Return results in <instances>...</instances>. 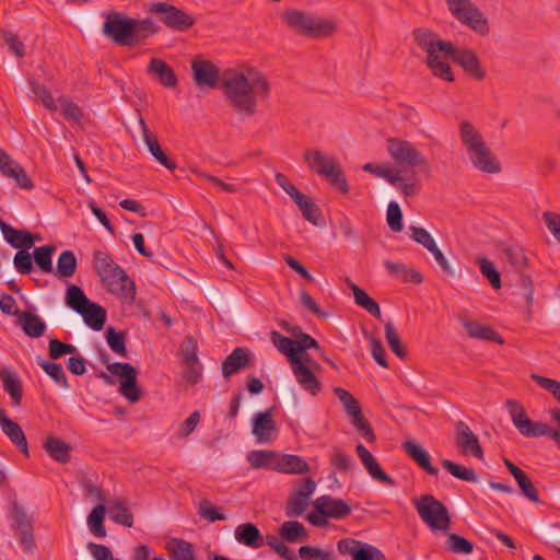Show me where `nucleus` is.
I'll return each instance as SVG.
<instances>
[{
  "mask_svg": "<svg viewBox=\"0 0 560 560\" xmlns=\"http://www.w3.org/2000/svg\"><path fill=\"white\" fill-rule=\"evenodd\" d=\"M192 78L197 85L213 89L220 85L229 105L243 116L257 113L258 102H266L271 95L268 75L256 66L238 63L221 74L215 65L208 60H195Z\"/></svg>",
  "mask_w": 560,
  "mask_h": 560,
  "instance_id": "obj_1",
  "label": "nucleus"
},
{
  "mask_svg": "<svg viewBox=\"0 0 560 560\" xmlns=\"http://www.w3.org/2000/svg\"><path fill=\"white\" fill-rule=\"evenodd\" d=\"M159 31L152 18L138 20L116 11L107 12L103 24L104 35L120 46L137 45Z\"/></svg>",
  "mask_w": 560,
  "mask_h": 560,
  "instance_id": "obj_2",
  "label": "nucleus"
},
{
  "mask_svg": "<svg viewBox=\"0 0 560 560\" xmlns=\"http://www.w3.org/2000/svg\"><path fill=\"white\" fill-rule=\"evenodd\" d=\"M412 36L418 47L427 52V63L432 73L447 82L454 81V74L446 62L447 58H452L454 45L440 39L436 33L424 27L416 28Z\"/></svg>",
  "mask_w": 560,
  "mask_h": 560,
  "instance_id": "obj_3",
  "label": "nucleus"
},
{
  "mask_svg": "<svg viewBox=\"0 0 560 560\" xmlns=\"http://www.w3.org/2000/svg\"><path fill=\"white\" fill-rule=\"evenodd\" d=\"M282 21L296 34L311 38H325L337 31V22L316 13L288 9L281 14Z\"/></svg>",
  "mask_w": 560,
  "mask_h": 560,
  "instance_id": "obj_4",
  "label": "nucleus"
},
{
  "mask_svg": "<svg viewBox=\"0 0 560 560\" xmlns=\"http://www.w3.org/2000/svg\"><path fill=\"white\" fill-rule=\"evenodd\" d=\"M388 156L400 166L402 175L419 168L422 173H430L428 159L416 144L398 137H389L385 141Z\"/></svg>",
  "mask_w": 560,
  "mask_h": 560,
  "instance_id": "obj_5",
  "label": "nucleus"
},
{
  "mask_svg": "<svg viewBox=\"0 0 560 560\" xmlns=\"http://www.w3.org/2000/svg\"><path fill=\"white\" fill-rule=\"evenodd\" d=\"M304 160L313 172L325 177L340 192H349L350 186L335 155L320 150H307Z\"/></svg>",
  "mask_w": 560,
  "mask_h": 560,
  "instance_id": "obj_6",
  "label": "nucleus"
},
{
  "mask_svg": "<svg viewBox=\"0 0 560 560\" xmlns=\"http://www.w3.org/2000/svg\"><path fill=\"white\" fill-rule=\"evenodd\" d=\"M66 304L80 314L90 328L96 331L103 329L106 322L105 308L90 301L80 287L75 284L68 285L66 291Z\"/></svg>",
  "mask_w": 560,
  "mask_h": 560,
  "instance_id": "obj_7",
  "label": "nucleus"
},
{
  "mask_svg": "<svg viewBox=\"0 0 560 560\" xmlns=\"http://www.w3.org/2000/svg\"><path fill=\"white\" fill-rule=\"evenodd\" d=\"M412 503L422 522L433 532L447 533L451 516L447 508L431 494L413 498Z\"/></svg>",
  "mask_w": 560,
  "mask_h": 560,
  "instance_id": "obj_8",
  "label": "nucleus"
},
{
  "mask_svg": "<svg viewBox=\"0 0 560 560\" xmlns=\"http://www.w3.org/2000/svg\"><path fill=\"white\" fill-rule=\"evenodd\" d=\"M270 339L278 351L287 357L290 365L293 355L308 370H311V365L315 360L306 351L308 349L320 350L318 342L310 335H302L300 340H292V338L284 337L279 331L272 330Z\"/></svg>",
  "mask_w": 560,
  "mask_h": 560,
  "instance_id": "obj_9",
  "label": "nucleus"
},
{
  "mask_svg": "<svg viewBox=\"0 0 560 560\" xmlns=\"http://www.w3.org/2000/svg\"><path fill=\"white\" fill-rule=\"evenodd\" d=\"M362 168L368 173L384 178L390 185L399 189L400 192L406 197L417 195L420 189V179L417 173L413 171L407 173L406 175H402L401 170H393L385 163H366L363 165Z\"/></svg>",
  "mask_w": 560,
  "mask_h": 560,
  "instance_id": "obj_10",
  "label": "nucleus"
},
{
  "mask_svg": "<svg viewBox=\"0 0 560 560\" xmlns=\"http://www.w3.org/2000/svg\"><path fill=\"white\" fill-rule=\"evenodd\" d=\"M314 511L307 514V521L317 527L328 524V518H345L351 513V506L342 499L322 495L313 502Z\"/></svg>",
  "mask_w": 560,
  "mask_h": 560,
  "instance_id": "obj_11",
  "label": "nucleus"
},
{
  "mask_svg": "<svg viewBox=\"0 0 560 560\" xmlns=\"http://www.w3.org/2000/svg\"><path fill=\"white\" fill-rule=\"evenodd\" d=\"M452 15L474 32L485 35L489 32L488 20L471 0H445Z\"/></svg>",
  "mask_w": 560,
  "mask_h": 560,
  "instance_id": "obj_12",
  "label": "nucleus"
},
{
  "mask_svg": "<svg viewBox=\"0 0 560 560\" xmlns=\"http://www.w3.org/2000/svg\"><path fill=\"white\" fill-rule=\"evenodd\" d=\"M108 372L119 378V394L135 404L140 400L142 393L137 382V370L130 363L115 362L107 364Z\"/></svg>",
  "mask_w": 560,
  "mask_h": 560,
  "instance_id": "obj_13",
  "label": "nucleus"
},
{
  "mask_svg": "<svg viewBox=\"0 0 560 560\" xmlns=\"http://www.w3.org/2000/svg\"><path fill=\"white\" fill-rule=\"evenodd\" d=\"M147 11L161 15L164 24L172 30L185 31L195 23L191 15L166 2L151 3L148 5Z\"/></svg>",
  "mask_w": 560,
  "mask_h": 560,
  "instance_id": "obj_14",
  "label": "nucleus"
},
{
  "mask_svg": "<svg viewBox=\"0 0 560 560\" xmlns=\"http://www.w3.org/2000/svg\"><path fill=\"white\" fill-rule=\"evenodd\" d=\"M100 278L112 293L125 300L132 301L135 299V284L118 265Z\"/></svg>",
  "mask_w": 560,
  "mask_h": 560,
  "instance_id": "obj_15",
  "label": "nucleus"
},
{
  "mask_svg": "<svg viewBox=\"0 0 560 560\" xmlns=\"http://www.w3.org/2000/svg\"><path fill=\"white\" fill-rule=\"evenodd\" d=\"M455 427V444L458 451L463 455H471L478 459H482L483 450L472 430L464 421H458Z\"/></svg>",
  "mask_w": 560,
  "mask_h": 560,
  "instance_id": "obj_16",
  "label": "nucleus"
},
{
  "mask_svg": "<svg viewBox=\"0 0 560 560\" xmlns=\"http://www.w3.org/2000/svg\"><path fill=\"white\" fill-rule=\"evenodd\" d=\"M252 433L260 444L270 443L277 435V425L272 408L254 415Z\"/></svg>",
  "mask_w": 560,
  "mask_h": 560,
  "instance_id": "obj_17",
  "label": "nucleus"
},
{
  "mask_svg": "<svg viewBox=\"0 0 560 560\" xmlns=\"http://www.w3.org/2000/svg\"><path fill=\"white\" fill-rule=\"evenodd\" d=\"M471 165L480 172L498 174L501 165L487 142L467 154Z\"/></svg>",
  "mask_w": 560,
  "mask_h": 560,
  "instance_id": "obj_18",
  "label": "nucleus"
},
{
  "mask_svg": "<svg viewBox=\"0 0 560 560\" xmlns=\"http://www.w3.org/2000/svg\"><path fill=\"white\" fill-rule=\"evenodd\" d=\"M451 55L452 59L472 78L482 80L486 77V72L482 69L477 55L472 50L454 46V51Z\"/></svg>",
  "mask_w": 560,
  "mask_h": 560,
  "instance_id": "obj_19",
  "label": "nucleus"
},
{
  "mask_svg": "<svg viewBox=\"0 0 560 560\" xmlns=\"http://www.w3.org/2000/svg\"><path fill=\"white\" fill-rule=\"evenodd\" d=\"M139 125L142 131V139L152 156L167 170H175L176 163L170 160L167 155L164 153L161 145L159 144L156 136L150 131L148 125L145 124L142 117H139Z\"/></svg>",
  "mask_w": 560,
  "mask_h": 560,
  "instance_id": "obj_20",
  "label": "nucleus"
},
{
  "mask_svg": "<svg viewBox=\"0 0 560 560\" xmlns=\"http://www.w3.org/2000/svg\"><path fill=\"white\" fill-rule=\"evenodd\" d=\"M355 451L362 465L373 479L388 486H394V480L383 471L375 457L365 446L359 443L355 447Z\"/></svg>",
  "mask_w": 560,
  "mask_h": 560,
  "instance_id": "obj_21",
  "label": "nucleus"
},
{
  "mask_svg": "<svg viewBox=\"0 0 560 560\" xmlns=\"http://www.w3.org/2000/svg\"><path fill=\"white\" fill-rule=\"evenodd\" d=\"M0 427L10 441L25 455H28L26 436L16 422L11 420L5 411L0 408Z\"/></svg>",
  "mask_w": 560,
  "mask_h": 560,
  "instance_id": "obj_22",
  "label": "nucleus"
},
{
  "mask_svg": "<svg viewBox=\"0 0 560 560\" xmlns=\"http://www.w3.org/2000/svg\"><path fill=\"white\" fill-rule=\"evenodd\" d=\"M291 369L296 382L304 390L308 392L311 395H316L320 392L322 385L316 375L293 355L291 359Z\"/></svg>",
  "mask_w": 560,
  "mask_h": 560,
  "instance_id": "obj_23",
  "label": "nucleus"
},
{
  "mask_svg": "<svg viewBox=\"0 0 560 560\" xmlns=\"http://www.w3.org/2000/svg\"><path fill=\"white\" fill-rule=\"evenodd\" d=\"M0 171L4 176L12 178L21 188H33V183L25 173L24 168L9 155L2 158L0 163Z\"/></svg>",
  "mask_w": 560,
  "mask_h": 560,
  "instance_id": "obj_24",
  "label": "nucleus"
},
{
  "mask_svg": "<svg viewBox=\"0 0 560 560\" xmlns=\"http://www.w3.org/2000/svg\"><path fill=\"white\" fill-rule=\"evenodd\" d=\"M462 325L470 338L493 341L499 345L503 343L502 337L490 326L466 317L462 319Z\"/></svg>",
  "mask_w": 560,
  "mask_h": 560,
  "instance_id": "obj_25",
  "label": "nucleus"
},
{
  "mask_svg": "<svg viewBox=\"0 0 560 560\" xmlns=\"http://www.w3.org/2000/svg\"><path fill=\"white\" fill-rule=\"evenodd\" d=\"M273 469L283 474L302 475L310 471L308 464L298 455H277Z\"/></svg>",
  "mask_w": 560,
  "mask_h": 560,
  "instance_id": "obj_26",
  "label": "nucleus"
},
{
  "mask_svg": "<svg viewBox=\"0 0 560 560\" xmlns=\"http://www.w3.org/2000/svg\"><path fill=\"white\" fill-rule=\"evenodd\" d=\"M458 135L467 154L486 143L481 132L468 120L459 122Z\"/></svg>",
  "mask_w": 560,
  "mask_h": 560,
  "instance_id": "obj_27",
  "label": "nucleus"
},
{
  "mask_svg": "<svg viewBox=\"0 0 560 560\" xmlns=\"http://www.w3.org/2000/svg\"><path fill=\"white\" fill-rule=\"evenodd\" d=\"M235 539L249 548H260L264 546V537L256 525L244 523L238 525L234 532Z\"/></svg>",
  "mask_w": 560,
  "mask_h": 560,
  "instance_id": "obj_28",
  "label": "nucleus"
},
{
  "mask_svg": "<svg viewBox=\"0 0 560 560\" xmlns=\"http://www.w3.org/2000/svg\"><path fill=\"white\" fill-rule=\"evenodd\" d=\"M148 73L154 75L165 88H174L177 84L175 72L162 59L152 58L148 65Z\"/></svg>",
  "mask_w": 560,
  "mask_h": 560,
  "instance_id": "obj_29",
  "label": "nucleus"
},
{
  "mask_svg": "<svg viewBox=\"0 0 560 560\" xmlns=\"http://www.w3.org/2000/svg\"><path fill=\"white\" fill-rule=\"evenodd\" d=\"M0 230L5 241L14 248L30 249L34 245L33 236L26 231H20L0 220Z\"/></svg>",
  "mask_w": 560,
  "mask_h": 560,
  "instance_id": "obj_30",
  "label": "nucleus"
},
{
  "mask_svg": "<svg viewBox=\"0 0 560 560\" xmlns=\"http://www.w3.org/2000/svg\"><path fill=\"white\" fill-rule=\"evenodd\" d=\"M404 451L429 475L436 476L438 468L432 466L428 452L415 441H406L402 444Z\"/></svg>",
  "mask_w": 560,
  "mask_h": 560,
  "instance_id": "obj_31",
  "label": "nucleus"
},
{
  "mask_svg": "<svg viewBox=\"0 0 560 560\" xmlns=\"http://www.w3.org/2000/svg\"><path fill=\"white\" fill-rule=\"evenodd\" d=\"M110 520L126 527L133 526V516L127 508V501L124 498H115L107 508Z\"/></svg>",
  "mask_w": 560,
  "mask_h": 560,
  "instance_id": "obj_32",
  "label": "nucleus"
},
{
  "mask_svg": "<svg viewBox=\"0 0 560 560\" xmlns=\"http://www.w3.org/2000/svg\"><path fill=\"white\" fill-rule=\"evenodd\" d=\"M23 331L31 338H38L44 335L46 324L38 315L30 312H22L18 318Z\"/></svg>",
  "mask_w": 560,
  "mask_h": 560,
  "instance_id": "obj_33",
  "label": "nucleus"
},
{
  "mask_svg": "<svg viewBox=\"0 0 560 560\" xmlns=\"http://www.w3.org/2000/svg\"><path fill=\"white\" fill-rule=\"evenodd\" d=\"M44 448L55 460L61 464L70 460L72 447L59 438L48 436L44 443Z\"/></svg>",
  "mask_w": 560,
  "mask_h": 560,
  "instance_id": "obj_34",
  "label": "nucleus"
},
{
  "mask_svg": "<svg viewBox=\"0 0 560 560\" xmlns=\"http://www.w3.org/2000/svg\"><path fill=\"white\" fill-rule=\"evenodd\" d=\"M107 513V508L103 503L95 505L86 517V524L90 532L98 538H104L107 535L104 526V520Z\"/></svg>",
  "mask_w": 560,
  "mask_h": 560,
  "instance_id": "obj_35",
  "label": "nucleus"
},
{
  "mask_svg": "<svg viewBox=\"0 0 560 560\" xmlns=\"http://www.w3.org/2000/svg\"><path fill=\"white\" fill-rule=\"evenodd\" d=\"M248 355L243 348H235L222 363V373L224 377H230L237 371L246 368Z\"/></svg>",
  "mask_w": 560,
  "mask_h": 560,
  "instance_id": "obj_36",
  "label": "nucleus"
},
{
  "mask_svg": "<svg viewBox=\"0 0 560 560\" xmlns=\"http://www.w3.org/2000/svg\"><path fill=\"white\" fill-rule=\"evenodd\" d=\"M505 405L514 427L523 435L532 422L525 408L515 399H508Z\"/></svg>",
  "mask_w": 560,
  "mask_h": 560,
  "instance_id": "obj_37",
  "label": "nucleus"
},
{
  "mask_svg": "<svg viewBox=\"0 0 560 560\" xmlns=\"http://www.w3.org/2000/svg\"><path fill=\"white\" fill-rule=\"evenodd\" d=\"M505 405L514 427L523 435L532 422L525 408L515 399H508Z\"/></svg>",
  "mask_w": 560,
  "mask_h": 560,
  "instance_id": "obj_38",
  "label": "nucleus"
},
{
  "mask_svg": "<svg viewBox=\"0 0 560 560\" xmlns=\"http://www.w3.org/2000/svg\"><path fill=\"white\" fill-rule=\"evenodd\" d=\"M170 560H196L192 545L186 540L174 538L167 544Z\"/></svg>",
  "mask_w": 560,
  "mask_h": 560,
  "instance_id": "obj_39",
  "label": "nucleus"
},
{
  "mask_svg": "<svg viewBox=\"0 0 560 560\" xmlns=\"http://www.w3.org/2000/svg\"><path fill=\"white\" fill-rule=\"evenodd\" d=\"M0 378L3 383L4 390L11 396L13 404L15 406L20 405L22 399V384L19 377L4 369L0 371Z\"/></svg>",
  "mask_w": 560,
  "mask_h": 560,
  "instance_id": "obj_40",
  "label": "nucleus"
},
{
  "mask_svg": "<svg viewBox=\"0 0 560 560\" xmlns=\"http://www.w3.org/2000/svg\"><path fill=\"white\" fill-rule=\"evenodd\" d=\"M279 535L289 542H298L307 537V530L303 524L296 521H287L279 528Z\"/></svg>",
  "mask_w": 560,
  "mask_h": 560,
  "instance_id": "obj_41",
  "label": "nucleus"
},
{
  "mask_svg": "<svg viewBox=\"0 0 560 560\" xmlns=\"http://www.w3.org/2000/svg\"><path fill=\"white\" fill-rule=\"evenodd\" d=\"M277 454L272 451L256 450L247 454V460L254 469L270 468L273 469Z\"/></svg>",
  "mask_w": 560,
  "mask_h": 560,
  "instance_id": "obj_42",
  "label": "nucleus"
},
{
  "mask_svg": "<svg viewBox=\"0 0 560 560\" xmlns=\"http://www.w3.org/2000/svg\"><path fill=\"white\" fill-rule=\"evenodd\" d=\"M311 500L300 492H292L287 502L285 515L288 517H299L308 508Z\"/></svg>",
  "mask_w": 560,
  "mask_h": 560,
  "instance_id": "obj_43",
  "label": "nucleus"
},
{
  "mask_svg": "<svg viewBox=\"0 0 560 560\" xmlns=\"http://www.w3.org/2000/svg\"><path fill=\"white\" fill-rule=\"evenodd\" d=\"M38 365L62 388H69V383L62 366L55 362H48L42 357L37 358Z\"/></svg>",
  "mask_w": 560,
  "mask_h": 560,
  "instance_id": "obj_44",
  "label": "nucleus"
},
{
  "mask_svg": "<svg viewBox=\"0 0 560 560\" xmlns=\"http://www.w3.org/2000/svg\"><path fill=\"white\" fill-rule=\"evenodd\" d=\"M30 86L32 93L35 95L36 101L40 104H43L48 110L56 112L57 110V103L52 96V94L48 91V89L36 82L31 80Z\"/></svg>",
  "mask_w": 560,
  "mask_h": 560,
  "instance_id": "obj_45",
  "label": "nucleus"
},
{
  "mask_svg": "<svg viewBox=\"0 0 560 560\" xmlns=\"http://www.w3.org/2000/svg\"><path fill=\"white\" fill-rule=\"evenodd\" d=\"M502 253L506 259L516 270L521 271L528 265V258L526 257L522 247L517 245H506L502 247Z\"/></svg>",
  "mask_w": 560,
  "mask_h": 560,
  "instance_id": "obj_46",
  "label": "nucleus"
},
{
  "mask_svg": "<svg viewBox=\"0 0 560 560\" xmlns=\"http://www.w3.org/2000/svg\"><path fill=\"white\" fill-rule=\"evenodd\" d=\"M77 269V258L73 252H62L57 260V273L63 278H70L74 275Z\"/></svg>",
  "mask_w": 560,
  "mask_h": 560,
  "instance_id": "obj_47",
  "label": "nucleus"
},
{
  "mask_svg": "<svg viewBox=\"0 0 560 560\" xmlns=\"http://www.w3.org/2000/svg\"><path fill=\"white\" fill-rule=\"evenodd\" d=\"M55 252V247L52 245H45L40 247H36L33 253L34 260L39 269L44 272L50 273L52 272V262L51 256Z\"/></svg>",
  "mask_w": 560,
  "mask_h": 560,
  "instance_id": "obj_48",
  "label": "nucleus"
},
{
  "mask_svg": "<svg viewBox=\"0 0 560 560\" xmlns=\"http://www.w3.org/2000/svg\"><path fill=\"white\" fill-rule=\"evenodd\" d=\"M354 301L358 305L366 310L372 316L381 318L380 305L361 288H353Z\"/></svg>",
  "mask_w": 560,
  "mask_h": 560,
  "instance_id": "obj_49",
  "label": "nucleus"
},
{
  "mask_svg": "<svg viewBox=\"0 0 560 560\" xmlns=\"http://www.w3.org/2000/svg\"><path fill=\"white\" fill-rule=\"evenodd\" d=\"M441 464L450 474H452L457 479L470 482L478 481V477L475 470L471 468L459 466L450 459H443Z\"/></svg>",
  "mask_w": 560,
  "mask_h": 560,
  "instance_id": "obj_50",
  "label": "nucleus"
},
{
  "mask_svg": "<svg viewBox=\"0 0 560 560\" xmlns=\"http://www.w3.org/2000/svg\"><path fill=\"white\" fill-rule=\"evenodd\" d=\"M385 339L392 349V351L400 359L406 358L407 352L405 347L401 345L398 332L393 323L387 322L384 326Z\"/></svg>",
  "mask_w": 560,
  "mask_h": 560,
  "instance_id": "obj_51",
  "label": "nucleus"
},
{
  "mask_svg": "<svg viewBox=\"0 0 560 560\" xmlns=\"http://www.w3.org/2000/svg\"><path fill=\"white\" fill-rule=\"evenodd\" d=\"M58 103L60 104L61 113L66 119L72 121L81 120L83 113L78 104H75L70 97L60 95L58 97Z\"/></svg>",
  "mask_w": 560,
  "mask_h": 560,
  "instance_id": "obj_52",
  "label": "nucleus"
},
{
  "mask_svg": "<svg viewBox=\"0 0 560 560\" xmlns=\"http://www.w3.org/2000/svg\"><path fill=\"white\" fill-rule=\"evenodd\" d=\"M478 264L481 275L489 280L494 289H500L502 285L501 277L493 262L485 257H481L478 258Z\"/></svg>",
  "mask_w": 560,
  "mask_h": 560,
  "instance_id": "obj_53",
  "label": "nucleus"
},
{
  "mask_svg": "<svg viewBox=\"0 0 560 560\" xmlns=\"http://www.w3.org/2000/svg\"><path fill=\"white\" fill-rule=\"evenodd\" d=\"M445 545L447 549L455 553L469 555L474 550L472 544L457 534L448 535Z\"/></svg>",
  "mask_w": 560,
  "mask_h": 560,
  "instance_id": "obj_54",
  "label": "nucleus"
},
{
  "mask_svg": "<svg viewBox=\"0 0 560 560\" xmlns=\"http://www.w3.org/2000/svg\"><path fill=\"white\" fill-rule=\"evenodd\" d=\"M293 201L300 208L305 220L313 224L317 223L319 211L316 205L308 197L301 192V199H293Z\"/></svg>",
  "mask_w": 560,
  "mask_h": 560,
  "instance_id": "obj_55",
  "label": "nucleus"
},
{
  "mask_svg": "<svg viewBox=\"0 0 560 560\" xmlns=\"http://www.w3.org/2000/svg\"><path fill=\"white\" fill-rule=\"evenodd\" d=\"M334 393L342 404L348 416H354L355 412L361 410L359 401L352 396L350 392L341 387H336Z\"/></svg>",
  "mask_w": 560,
  "mask_h": 560,
  "instance_id": "obj_56",
  "label": "nucleus"
},
{
  "mask_svg": "<svg viewBox=\"0 0 560 560\" xmlns=\"http://www.w3.org/2000/svg\"><path fill=\"white\" fill-rule=\"evenodd\" d=\"M106 339L113 352L119 355L127 354L125 335L122 332H117L113 327H108L106 330Z\"/></svg>",
  "mask_w": 560,
  "mask_h": 560,
  "instance_id": "obj_57",
  "label": "nucleus"
},
{
  "mask_svg": "<svg viewBox=\"0 0 560 560\" xmlns=\"http://www.w3.org/2000/svg\"><path fill=\"white\" fill-rule=\"evenodd\" d=\"M351 424L358 430V432L366 439L369 442H373L375 440V435L373 430L369 423V421L362 415V410L354 413V416H349Z\"/></svg>",
  "mask_w": 560,
  "mask_h": 560,
  "instance_id": "obj_58",
  "label": "nucleus"
},
{
  "mask_svg": "<svg viewBox=\"0 0 560 560\" xmlns=\"http://www.w3.org/2000/svg\"><path fill=\"white\" fill-rule=\"evenodd\" d=\"M330 463L340 472H349L353 467V460L351 456L338 447H334Z\"/></svg>",
  "mask_w": 560,
  "mask_h": 560,
  "instance_id": "obj_59",
  "label": "nucleus"
},
{
  "mask_svg": "<svg viewBox=\"0 0 560 560\" xmlns=\"http://www.w3.org/2000/svg\"><path fill=\"white\" fill-rule=\"evenodd\" d=\"M93 264L95 271L101 277L107 271H112V269L117 266V264L113 260L110 255L106 252L96 250L93 255Z\"/></svg>",
  "mask_w": 560,
  "mask_h": 560,
  "instance_id": "obj_60",
  "label": "nucleus"
},
{
  "mask_svg": "<svg viewBox=\"0 0 560 560\" xmlns=\"http://www.w3.org/2000/svg\"><path fill=\"white\" fill-rule=\"evenodd\" d=\"M364 337L370 341L371 353L373 359L383 368H387L386 351L380 339L373 337L369 332H364Z\"/></svg>",
  "mask_w": 560,
  "mask_h": 560,
  "instance_id": "obj_61",
  "label": "nucleus"
},
{
  "mask_svg": "<svg viewBox=\"0 0 560 560\" xmlns=\"http://www.w3.org/2000/svg\"><path fill=\"white\" fill-rule=\"evenodd\" d=\"M197 350V341L191 336H187L180 347V352L185 364L198 363L199 360Z\"/></svg>",
  "mask_w": 560,
  "mask_h": 560,
  "instance_id": "obj_62",
  "label": "nucleus"
},
{
  "mask_svg": "<svg viewBox=\"0 0 560 560\" xmlns=\"http://www.w3.org/2000/svg\"><path fill=\"white\" fill-rule=\"evenodd\" d=\"M200 421V412L194 411L183 423L179 424L176 436L179 440L188 438Z\"/></svg>",
  "mask_w": 560,
  "mask_h": 560,
  "instance_id": "obj_63",
  "label": "nucleus"
},
{
  "mask_svg": "<svg viewBox=\"0 0 560 560\" xmlns=\"http://www.w3.org/2000/svg\"><path fill=\"white\" fill-rule=\"evenodd\" d=\"M542 220L552 236L560 243V214L555 211H546L542 213Z\"/></svg>",
  "mask_w": 560,
  "mask_h": 560,
  "instance_id": "obj_64",
  "label": "nucleus"
}]
</instances>
